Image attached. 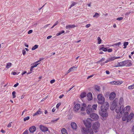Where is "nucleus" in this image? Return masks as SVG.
Instances as JSON below:
<instances>
[{"label":"nucleus","mask_w":134,"mask_h":134,"mask_svg":"<svg viewBox=\"0 0 134 134\" xmlns=\"http://www.w3.org/2000/svg\"><path fill=\"white\" fill-rule=\"evenodd\" d=\"M129 113L127 112H126L125 113L124 115L122 118V119L123 121H125L127 120V117L129 115Z\"/></svg>","instance_id":"ddd939ff"},{"label":"nucleus","mask_w":134,"mask_h":134,"mask_svg":"<svg viewBox=\"0 0 134 134\" xmlns=\"http://www.w3.org/2000/svg\"><path fill=\"white\" fill-rule=\"evenodd\" d=\"M125 110L126 111H128L130 108V107L129 106H127L125 108Z\"/></svg>","instance_id":"e433bc0d"},{"label":"nucleus","mask_w":134,"mask_h":134,"mask_svg":"<svg viewBox=\"0 0 134 134\" xmlns=\"http://www.w3.org/2000/svg\"><path fill=\"white\" fill-rule=\"evenodd\" d=\"M134 114L133 113H131L130 115L128 116L127 120V122H128L130 121L132 119V117L133 116Z\"/></svg>","instance_id":"dca6fc26"},{"label":"nucleus","mask_w":134,"mask_h":134,"mask_svg":"<svg viewBox=\"0 0 134 134\" xmlns=\"http://www.w3.org/2000/svg\"><path fill=\"white\" fill-rule=\"evenodd\" d=\"M116 84L117 85H120L121 84V83L120 81H116Z\"/></svg>","instance_id":"864d4df0"},{"label":"nucleus","mask_w":134,"mask_h":134,"mask_svg":"<svg viewBox=\"0 0 134 134\" xmlns=\"http://www.w3.org/2000/svg\"><path fill=\"white\" fill-rule=\"evenodd\" d=\"M100 126V124L98 122L94 123L92 125V130L95 132H97L98 131L99 128Z\"/></svg>","instance_id":"39448f33"},{"label":"nucleus","mask_w":134,"mask_h":134,"mask_svg":"<svg viewBox=\"0 0 134 134\" xmlns=\"http://www.w3.org/2000/svg\"><path fill=\"white\" fill-rule=\"evenodd\" d=\"M40 128L41 130L43 132H46L48 130V129L47 127L44 126L42 125H40Z\"/></svg>","instance_id":"9b49d317"},{"label":"nucleus","mask_w":134,"mask_h":134,"mask_svg":"<svg viewBox=\"0 0 134 134\" xmlns=\"http://www.w3.org/2000/svg\"><path fill=\"white\" fill-rule=\"evenodd\" d=\"M128 88L130 90H132L134 88V83L132 85L129 86L128 87Z\"/></svg>","instance_id":"bb28decb"},{"label":"nucleus","mask_w":134,"mask_h":134,"mask_svg":"<svg viewBox=\"0 0 134 134\" xmlns=\"http://www.w3.org/2000/svg\"><path fill=\"white\" fill-rule=\"evenodd\" d=\"M90 116L91 118L94 120H96L99 118V116L96 114L93 113L90 114Z\"/></svg>","instance_id":"1a4fd4ad"},{"label":"nucleus","mask_w":134,"mask_h":134,"mask_svg":"<svg viewBox=\"0 0 134 134\" xmlns=\"http://www.w3.org/2000/svg\"><path fill=\"white\" fill-rule=\"evenodd\" d=\"M94 89L96 91H100V88L99 86L98 85H96L94 87Z\"/></svg>","instance_id":"aec40b11"},{"label":"nucleus","mask_w":134,"mask_h":134,"mask_svg":"<svg viewBox=\"0 0 134 134\" xmlns=\"http://www.w3.org/2000/svg\"><path fill=\"white\" fill-rule=\"evenodd\" d=\"M66 28L67 29H69L70 28H71V25H67Z\"/></svg>","instance_id":"de8ad7c7"},{"label":"nucleus","mask_w":134,"mask_h":134,"mask_svg":"<svg viewBox=\"0 0 134 134\" xmlns=\"http://www.w3.org/2000/svg\"><path fill=\"white\" fill-rule=\"evenodd\" d=\"M12 123V122H11L9 123L8 125L7 126L8 127H10L11 126V123Z\"/></svg>","instance_id":"e2e57ef3"},{"label":"nucleus","mask_w":134,"mask_h":134,"mask_svg":"<svg viewBox=\"0 0 134 134\" xmlns=\"http://www.w3.org/2000/svg\"><path fill=\"white\" fill-rule=\"evenodd\" d=\"M102 50L106 52L107 51V49L106 48H104L103 47H102L99 49V50Z\"/></svg>","instance_id":"a878e982"},{"label":"nucleus","mask_w":134,"mask_h":134,"mask_svg":"<svg viewBox=\"0 0 134 134\" xmlns=\"http://www.w3.org/2000/svg\"><path fill=\"white\" fill-rule=\"evenodd\" d=\"M82 134H93L94 132L92 129L87 127H82L81 129Z\"/></svg>","instance_id":"7ed1b4c3"},{"label":"nucleus","mask_w":134,"mask_h":134,"mask_svg":"<svg viewBox=\"0 0 134 134\" xmlns=\"http://www.w3.org/2000/svg\"><path fill=\"white\" fill-rule=\"evenodd\" d=\"M33 31L32 30H29L28 32V34H30L32 33V32Z\"/></svg>","instance_id":"bf43d9fd"},{"label":"nucleus","mask_w":134,"mask_h":134,"mask_svg":"<svg viewBox=\"0 0 134 134\" xmlns=\"http://www.w3.org/2000/svg\"><path fill=\"white\" fill-rule=\"evenodd\" d=\"M55 80L54 79L51 80L50 81V83H53L55 82Z\"/></svg>","instance_id":"052dcab7"},{"label":"nucleus","mask_w":134,"mask_h":134,"mask_svg":"<svg viewBox=\"0 0 134 134\" xmlns=\"http://www.w3.org/2000/svg\"><path fill=\"white\" fill-rule=\"evenodd\" d=\"M38 64H36L33 65L32 66V67L34 68L36 67Z\"/></svg>","instance_id":"680f3d73"},{"label":"nucleus","mask_w":134,"mask_h":134,"mask_svg":"<svg viewBox=\"0 0 134 134\" xmlns=\"http://www.w3.org/2000/svg\"><path fill=\"white\" fill-rule=\"evenodd\" d=\"M123 18L122 17H121L120 18H117L116 19L120 21V20H122L123 19Z\"/></svg>","instance_id":"8fccbe9b"},{"label":"nucleus","mask_w":134,"mask_h":134,"mask_svg":"<svg viewBox=\"0 0 134 134\" xmlns=\"http://www.w3.org/2000/svg\"><path fill=\"white\" fill-rule=\"evenodd\" d=\"M80 107V105L79 104H76L74 106L73 108L74 111L76 112L78 111Z\"/></svg>","instance_id":"9d476101"},{"label":"nucleus","mask_w":134,"mask_h":134,"mask_svg":"<svg viewBox=\"0 0 134 134\" xmlns=\"http://www.w3.org/2000/svg\"><path fill=\"white\" fill-rule=\"evenodd\" d=\"M76 68V67H75V66H73L72 67L70 68L69 69V71H70V72H71L73 71L74 70V69H75V68Z\"/></svg>","instance_id":"7c9ffc66"},{"label":"nucleus","mask_w":134,"mask_h":134,"mask_svg":"<svg viewBox=\"0 0 134 134\" xmlns=\"http://www.w3.org/2000/svg\"><path fill=\"white\" fill-rule=\"evenodd\" d=\"M59 118H58L57 119L55 120H53L51 121V122L52 123H55V122L57 121V120H59Z\"/></svg>","instance_id":"c9c22d12"},{"label":"nucleus","mask_w":134,"mask_h":134,"mask_svg":"<svg viewBox=\"0 0 134 134\" xmlns=\"http://www.w3.org/2000/svg\"><path fill=\"white\" fill-rule=\"evenodd\" d=\"M128 42H125L124 43V48H125L126 47V46L128 44Z\"/></svg>","instance_id":"2f4dec72"},{"label":"nucleus","mask_w":134,"mask_h":134,"mask_svg":"<svg viewBox=\"0 0 134 134\" xmlns=\"http://www.w3.org/2000/svg\"><path fill=\"white\" fill-rule=\"evenodd\" d=\"M71 126L72 129L74 130H76L77 128V125L75 122H72L71 124Z\"/></svg>","instance_id":"2eb2a0df"},{"label":"nucleus","mask_w":134,"mask_h":134,"mask_svg":"<svg viewBox=\"0 0 134 134\" xmlns=\"http://www.w3.org/2000/svg\"><path fill=\"white\" fill-rule=\"evenodd\" d=\"M110 61V60L109 59V58L106 61L103 62V63H102V64H101L102 65L103 64H104L106 63H108V62Z\"/></svg>","instance_id":"58836bf2"},{"label":"nucleus","mask_w":134,"mask_h":134,"mask_svg":"<svg viewBox=\"0 0 134 134\" xmlns=\"http://www.w3.org/2000/svg\"><path fill=\"white\" fill-rule=\"evenodd\" d=\"M107 51L109 52H112V49L111 48H109L108 50L107 49Z\"/></svg>","instance_id":"13d9d810"},{"label":"nucleus","mask_w":134,"mask_h":134,"mask_svg":"<svg viewBox=\"0 0 134 134\" xmlns=\"http://www.w3.org/2000/svg\"><path fill=\"white\" fill-rule=\"evenodd\" d=\"M12 64L10 63H7V64L6 66V68L7 69L9 68L12 65Z\"/></svg>","instance_id":"4be33fe9"},{"label":"nucleus","mask_w":134,"mask_h":134,"mask_svg":"<svg viewBox=\"0 0 134 134\" xmlns=\"http://www.w3.org/2000/svg\"><path fill=\"white\" fill-rule=\"evenodd\" d=\"M126 61H122V62H119L118 63L117 65L115 64V66H114L117 67L122 66H126Z\"/></svg>","instance_id":"6e6552de"},{"label":"nucleus","mask_w":134,"mask_h":134,"mask_svg":"<svg viewBox=\"0 0 134 134\" xmlns=\"http://www.w3.org/2000/svg\"><path fill=\"white\" fill-rule=\"evenodd\" d=\"M36 128L34 126H32L29 128L30 132L31 133H33L36 130Z\"/></svg>","instance_id":"f8f14e48"},{"label":"nucleus","mask_w":134,"mask_h":134,"mask_svg":"<svg viewBox=\"0 0 134 134\" xmlns=\"http://www.w3.org/2000/svg\"><path fill=\"white\" fill-rule=\"evenodd\" d=\"M29 119H30V118H29V116H27L24 118V121H25L26 120H29Z\"/></svg>","instance_id":"4c0bfd02"},{"label":"nucleus","mask_w":134,"mask_h":134,"mask_svg":"<svg viewBox=\"0 0 134 134\" xmlns=\"http://www.w3.org/2000/svg\"><path fill=\"white\" fill-rule=\"evenodd\" d=\"M42 113V112L39 110H38L33 115V116L41 114Z\"/></svg>","instance_id":"412c9836"},{"label":"nucleus","mask_w":134,"mask_h":134,"mask_svg":"<svg viewBox=\"0 0 134 134\" xmlns=\"http://www.w3.org/2000/svg\"><path fill=\"white\" fill-rule=\"evenodd\" d=\"M27 111V110L26 109H25L24 110L22 113L21 116H22L23 115V114L25 112H26Z\"/></svg>","instance_id":"6e6d98bb"},{"label":"nucleus","mask_w":134,"mask_h":134,"mask_svg":"<svg viewBox=\"0 0 134 134\" xmlns=\"http://www.w3.org/2000/svg\"><path fill=\"white\" fill-rule=\"evenodd\" d=\"M18 85H19V83H16V84H15L14 85V87H16L17 86H18Z\"/></svg>","instance_id":"338daca9"},{"label":"nucleus","mask_w":134,"mask_h":134,"mask_svg":"<svg viewBox=\"0 0 134 134\" xmlns=\"http://www.w3.org/2000/svg\"><path fill=\"white\" fill-rule=\"evenodd\" d=\"M38 45L37 44L35 45L34 47L32 48V50H34L38 47Z\"/></svg>","instance_id":"c756f323"},{"label":"nucleus","mask_w":134,"mask_h":134,"mask_svg":"<svg viewBox=\"0 0 134 134\" xmlns=\"http://www.w3.org/2000/svg\"><path fill=\"white\" fill-rule=\"evenodd\" d=\"M61 132L62 134H68L67 131L64 128L62 129L61 130Z\"/></svg>","instance_id":"6ab92c4d"},{"label":"nucleus","mask_w":134,"mask_h":134,"mask_svg":"<svg viewBox=\"0 0 134 134\" xmlns=\"http://www.w3.org/2000/svg\"><path fill=\"white\" fill-rule=\"evenodd\" d=\"M126 64H127V65H126V66H131V65H132V64L131 63V62H126Z\"/></svg>","instance_id":"72a5a7b5"},{"label":"nucleus","mask_w":134,"mask_h":134,"mask_svg":"<svg viewBox=\"0 0 134 134\" xmlns=\"http://www.w3.org/2000/svg\"><path fill=\"white\" fill-rule=\"evenodd\" d=\"M90 26H91V24H87L86 25V28H88Z\"/></svg>","instance_id":"4d7b16f0"},{"label":"nucleus","mask_w":134,"mask_h":134,"mask_svg":"<svg viewBox=\"0 0 134 134\" xmlns=\"http://www.w3.org/2000/svg\"><path fill=\"white\" fill-rule=\"evenodd\" d=\"M15 93L16 92L15 91H13L12 93L13 95V98H14L15 97Z\"/></svg>","instance_id":"f704fd0d"},{"label":"nucleus","mask_w":134,"mask_h":134,"mask_svg":"<svg viewBox=\"0 0 134 134\" xmlns=\"http://www.w3.org/2000/svg\"><path fill=\"white\" fill-rule=\"evenodd\" d=\"M52 36H48L47 37V39H49L51 38L52 37Z\"/></svg>","instance_id":"774afa93"},{"label":"nucleus","mask_w":134,"mask_h":134,"mask_svg":"<svg viewBox=\"0 0 134 134\" xmlns=\"http://www.w3.org/2000/svg\"><path fill=\"white\" fill-rule=\"evenodd\" d=\"M121 44V42H120L118 43L115 44L113 45L112 46L114 47H115L117 46V47H119V46Z\"/></svg>","instance_id":"c85d7f7f"},{"label":"nucleus","mask_w":134,"mask_h":134,"mask_svg":"<svg viewBox=\"0 0 134 134\" xmlns=\"http://www.w3.org/2000/svg\"><path fill=\"white\" fill-rule=\"evenodd\" d=\"M86 96V94L85 92H83L81 93L80 96L82 98H83Z\"/></svg>","instance_id":"5701e85b"},{"label":"nucleus","mask_w":134,"mask_h":134,"mask_svg":"<svg viewBox=\"0 0 134 134\" xmlns=\"http://www.w3.org/2000/svg\"><path fill=\"white\" fill-rule=\"evenodd\" d=\"M116 81H113L111 82H110V83L112 85H116Z\"/></svg>","instance_id":"37998d69"},{"label":"nucleus","mask_w":134,"mask_h":134,"mask_svg":"<svg viewBox=\"0 0 134 134\" xmlns=\"http://www.w3.org/2000/svg\"><path fill=\"white\" fill-rule=\"evenodd\" d=\"M86 108L84 107H81V111H85Z\"/></svg>","instance_id":"c03bdc74"},{"label":"nucleus","mask_w":134,"mask_h":134,"mask_svg":"<svg viewBox=\"0 0 134 134\" xmlns=\"http://www.w3.org/2000/svg\"><path fill=\"white\" fill-rule=\"evenodd\" d=\"M116 94L114 92H111L109 95V98L110 100H112L115 97Z\"/></svg>","instance_id":"4468645a"},{"label":"nucleus","mask_w":134,"mask_h":134,"mask_svg":"<svg viewBox=\"0 0 134 134\" xmlns=\"http://www.w3.org/2000/svg\"><path fill=\"white\" fill-rule=\"evenodd\" d=\"M76 2H74L71 5L70 8H71L72 7L75 5L76 4Z\"/></svg>","instance_id":"79ce46f5"},{"label":"nucleus","mask_w":134,"mask_h":134,"mask_svg":"<svg viewBox=\"0 0 134 134\" xmlns=\"http://www.w3.org/2000/svg\"><path fill=\"white\" fill-rule=\"evenodd\" d=\"M105 59L104 58H102L101 60L97 62L98 63H99L101 62H103L104 60Z\"/></svg>","instance_id":"49530a36"},{"label":"nucleus","mask_w":134,"mask_h":134,"mask_svg":"<svg viewBox=\"0 0 134 134\" xmlns=\"http://www.w3.org/2000/svg\"><path fill=\"white\" fill-rule=\"evenodd\" d=\"M120 58V57H112L110 58H109V59L110 61H112L115 59H118Z\"/></svg>","instance_id":"a211bd4d"},{"label":"nucleus","mask_w":134,"mask_h":134,"mask_svg":"<svg viewBox=\"0 0 134 134\" xmlns=\"http://www.w3.org/2000/svg\"><path fill=\"white\" fill-rule=\"evenodd\" d=\"M61 103H58L56 106V107L57 108H58L59 107V106L60 105Z\"/></svg>","instance_id":"3c124183"},{"label":"nucleus","mask_w":134,"mask_h":134,"mask_svg":"<svg viewBox=\"0 0 134 134\" xmlns=\"http://www.w3.org/2000/svg\"><path fill=\"white\" fill-rule=\"evenodd\" d=\"M22 53L23 55H24L26 54V51L25 50H23L22 51Z\"/></svg>","instance_id":"0e129e2a"},{"label":"nucleus","mask_w":134,"mask_h":134,"mask_svg":"<svg viewBox=\"0 0 134 134\" xmlns=\"http://www.w3.org/2000/svg\"><path fill=\"white\" fill-rule=\"evenodd\" d=\"M92 121V120L90 118H87L86 121L84 122V124L86 127L90 128L91 127L92 124L91 122Z\"/></svg>","instance_id":"423d86ee"},{"label":"nucleus","mask_w":134,"mask_h":134,"mask_svg":"<svg viewBox=\"0 0 134 134\" xmlns=\"http://www.w3.org/2000/svg\"><path fill=\"white\" fill-rule=\"evenodd\" d=\"M86 111L88 114H90L94 111L91 107V105H89L87 106Z\"/></svg>","instance_id":"0eeeda50"},{"label":"nucleus","mask_w":134,"mask_h":134,"mask_svg":"<svg viewBox=\"0 0 134 134\" xmlns=\"http://www.w3.org/2000/svg\"><path fill=\"white\" fill-rule=\"evenodd\" d=\"M98 40V43L99 44H100L101 43V40L100 38V37H98L97 38Z\"/></svg>","instance_id":"ea45409f"},{"label":"nucleus","mask_w":134,"mask_h":134,"mask_svg":"<svg viewBox=\"0 0 134 134\" xmlns=\"http://www.w3.org/2000/svg\"><path fill=\"white\" fill-rule=\"evenodd\" d=\"M97 104H94L91 107L94 111V110H96L97 107Z\"/></svg>","instance_id":"b1692460"},{"label":"nucleus","mask_w":134,"mask_h":134,"mask_svg":"<svg viewBox=\"0 0 134 134\" xmlns=\"http://www.w3.org/2000/svg\"><path fill=\"white\" fill-rule=\"evenodd\" d=\"M92 99V94L90 93H89L87 95V99L89 100H91Z\"/></svg>","instance_id":"f3484780"},{"label":"nucleus","mask_w":134,"mask_h":134,"mask_svg":"<svg viewBox=\"0 0 134 134\" xmlns=\"http://www.w3.org/2000/svg\"><path fill=\"white\" fill-rule=\"evenodd\" d=\"M43 58H40L39 60L36 62V63H38V62H40V61L43 60Z\"/></svg>","instance_id":"5fc2aeb1"},{"label":"nucleus","mask_w":134,"mask_h":134,"mask_svg":"<svg viewBox=\"0 0 134 134\" xmlns=\"http://www.w3.org/2000/svg\"><path fill=\"white\" fill-rule=\"evenodd\" d=\"M99 14L98 13H96L95 15L93 16V17L94 18H98V17Z\"/></svg>","instance_id":"a19ab883"},{"label":"nucleus","mask_w":134,"mask_h":134,"mask_svg":"<svg viewBox=\"0 0 134 134\" xmlns=\"http://www.w3.org/2000/svg\"><path fill=\"white\" fill-rule=\"evenodd\" d=\"M118 99L117 98H115L113 101L112 104L116 106V102H118Z\"/></svg>","instance_id":"393cba45"},{"label":"nucleus","mask_w":134,"mask_h":134,"mask_svg":"<svg viewBox=\"0 0 134 134\" xmlns=\"http://www.w3.org/2000/svg\"><path fill=\"white\" fill-rule=\"evenodd\" d=\"M29 133L28 131L26 130L24 132L23 134H28Z\"/></svg>","instance_id":"a18cd8bd"},{"label":"nucleus","mask_w":134,"mask_h":134,"mask_svg":"<svg viewBox=\"0 0 134 134\" xmlns=\"http://www.w3.org/2000/svg\"><path fill=\"white\" fill-rule=\"evenodd\" d=\"M64 30L60 32H59L58 33L56 34V35L58 36L61 35L62 34L64 33Z\"/></svg>","instance_id":"473e14b6"},{"label":"nucleus","mask_w":134,"mask_h":134,"mask_svg":"<svg viewBox=\"0 0 134 134\" xmlns=\"http://www.w3.org/2000/svg\"><path fill=\"white\" fill-rule=\"evenodd\" d=\"M124 107L123 105H121L119 107H118L116 105L112 104L110 108V109L112 110L116 108L115 112L117 113H118L120 112V113L121 115H122L125 111V108H124Z\"/></svg>","instance_id":"f03ea898"},{"label":"nucleus","mask_w":134,"mask_h":134,"mask_svg":"<svg viewBox=\"0 0 134 134\" xmlns=\"http://www.w3.org/2000/svg\"><path fill=\"white\" fill-rule=\"evenodd\" d=\"M123 101V98H120L119 99V104L120 105H121L122 104Z\"/></svg>","instance_id":"cd10ccee"},{"label":"nucleus","mask_w":134,"mask_h":134,"mask_svg":"<svg viewBox=\"0 0 134 134\" xmlns=\"http://www.w3.org/2000/svg\"><path fill=\"white\" fill-rule=\"evenodd\" d=\"M109 104L107 102H105L101 106V110L99 113L100 115L103 117H106L108 116L107 110L108 109Z\"/></svg>","instance_id":"f257e3e1"},{"label":"nucleus","mask_w":134,"mask_h":134,"mask_svg":"<svg viewBox=\"0 0 134 134\" xmlns=\"http://www.w3.org/2000/svg\"><path fill=\"white\" fill-rule=\"evenodd\" d=\"M59 22L58 21H57L53 25H54V26H55L56 25H57L59 23Z\"/></svg>","instance_id":"603ef678"},{"label":"nucleus","mask_w":134,"mask_h":134,"mask_svg":"<svg viewBox=\"0 0 134 134\" xmlns=\"http://www.w3.org/2000/svg\"><path fill=\"white\" fill-rule=\"evenodd\" d=\"M97 98L98 100V102L99 104L102 105L105 103L104 98L102 94H98Z\"/></svg>","instance_id":"20e7f679"},{"label":"nucleus","mask_w":134,"mask_h":134,"mask_svg":"<svg viewBox=\"0 0 134 134\" xmlns=\"http://www.w3.org/2000/svg\"><path fill=\"white\" fill-rule=\"evenodd\" d=\"M86 105L84 103H83L81 105V107H84L86 108Z\"/></svg>","instance_id":"09e8293b"},{"label":"nucleus","mask_w":134,"mask_h":134,"mask_svg":"<svg viewBox=\"0 0 134 134\" xmlns=\"http://www.w3.org/2000/svg\"><path fill=\"white\" fill-rule=\"evenodd\" d=\"M94 75H91L90 76H89L88 77H87V79H88L92 77L93 76H94Z\"/></svg>","instance_id":"69168bd1"}]
</instances>
